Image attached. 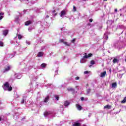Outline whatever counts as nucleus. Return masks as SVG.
Instances as JSON below:
<instances>
[{
	"label": "nucleus",
	"mask_w": 126,
	"mask_h": 126,
	"mask_svg": "<svg viewBox=\"0 0 126 126\" xmlns=\"http://www.w3.org/2000/svg\"><path fill=\"white\" fill-rule=\"evenodd\" d=\"M83 126H86V125H83Z\"/></svg>",
	"instance_id": "nucleus-40"
},
{
	"label": "nucleus",
	"mask_w": 126,
	"mask_h": 126,
	"mask_svg": "<svg viewBox=\"0 0 126 126\" xmlns=\"http://www.w3.org/2000/svg\"><path fill=\"white\" fill-rule=\"evenodd\" d=\"M51 113L50 111H45L44 113V117H47V116H49V115H51Z\"/></svg>",
	"instance_id": "nucleus-9"
},
{
	"label": "nucleus",
	"mask_w": 126,
	"mask_h": 126,
	"mask_svg": "<svg viewBox=\"0 0 126 126\" xmlns=\"http://www.w3.org/2000/svg\"><path fill=\"white\" fill-rule=\"evenodd\" d=\"M84 74H88V73H89V71H85V72H84Z\"/></svg>",
	"instance_id": "nucleus-28"
},
{
	"label": "nucleus",
	"mask_w": 126,
	"mask_h": 126,
	"mask_svg": "<svg viewBox=\"0 0 126 126\" xmlns=\"http://www.w3.org/2000/svg\"><path fill=\"white\" fill-rule=\"evenodd\" d=\"M115 12H118V9H115Z\"/></svg>",
	"instance_id": "nucleus-35"
},
{
	"label": "nucleus",
	"mask_w": 126,
	"mask_h": 126,
	"mask_svg": "<svg viewBox=\"0 0 126 126\" xmlns=\"http://www.w3.org/2000/svg\"><path fill=\"white\" fill-rule=\"evenodd\" d=\"M43 55H44V54H43V52H40L38 53V54L37 55V57H43Z\"/></svg>",
	"instance_id": "nucleus-14"
},
{
	"label": "nucleus",
	"mask_w": 126,
	"mask_h": 126,
	"mask_svg": "<svg viewBox=\"0 0 126 126\" xmlns=\"http://www.w3.org/2000/svg\"><path fill=\"white\" fill-rule=\"evenodd\" d=\"M111 105H106V106H105L104 107V109H111Z\"/></svg>",
	"instance_id": "nucleus-15"
},
{
	"label": "nucleus",
	"mask_w": 126,
	"mask_h": 126,
	"mask_svg": "<svg viewBox=\"0 0 126 126\" xmlns=\"http://www.w3.org/2000/svg\"><path fill=\"white\" fill-rule=\"evenodd\" d=\"M3 18V16H0V20H1Z\"/></svg>",
	"instance_id": "nucleus-33"
},
{
	"label": "nucleus",
	"mask_w": 126,
	"mask_h": 126,
	"mask_svg": "<svg viewBox=\"0 0 126 126\" xmlns=\"http://www.w3.org/2000/svg\"><path fill=\"white\" fill-rule=\"evenodd\" d=\"M88 25H90V24H89Z\"/></svg>",
	"instance_id": "nucleus-43"
},
{
	"label": "nucleus",
	"mask_w": 126,
	"mask_h": 126,
	"mask_svg": "<svg viewBox=\"0 0 126 126\" xmlns=\"http://www.w3.org/2000/svg\"><path fill=\"white\" fill-rule=\"evenodd\" d=\"M106 73H107L106 71H104L103 72H101L100 74V77H105V76H106Z\"/></svg>",
	"instance_id": "nucleus-10"
},
{
	"label": "nucleus",
	"mask_w": 126,
	"mask_h": 126,
	"mask_svg": "<svg viewBox=\"0 0 126 126\" xmlns=\"http://www.w3.org/2000/svg\"><path fill=\"white\" fill-rule=\"evenodd\" d=\"M84 100V97H81V101H83Z\"/></svg>",
	"instance_id": "nucleus-34"
},
{
	"label": "nucleus",
	"mask_w": 126,
	"mask_h": 126,
	"mask_svg": "<svg viewBox=\"0 0 126 126\" xmlns=\"http://www.w3.org/2000/svg\"><path fill=\"white\" fill-rule=\"evenodd\" d=\"M73 11H76V7H75L74 5L73 6Z\"/></svg>",
	"instance_id": "nucleus-26"
},
{
	"label": "nucleus",
	"mask_w": 126,
	"mask_h": 126,
	"mask_svg": "<svg viewBox=\"0 0 126 126\" xmlns=\"http://www.w3.org/2000/svg\"><path fill=\"white\" fill-rule=\"evenodd\" d=\"M1 121V118L0 117V121Z\"/></svg>",
	"instance_id": "nucleus-37"
},
{
	"label": "nucleus",
	"mask_w": 126,
	"mask_h": 126,
	"mask_svg": "<svg viewBox=\"0 0 126 126\" xmlns=\"http://www.w3.org/2000/svg\"><path fill=\"white\" fill-rule=\"evenodd\" d=\"M74 42H75V38H74L72 39V40H71L72 43H74Z\"/></svg>",
	"instance_id": "nucleus-30"
},
{
	"label": "nucleus",
	"mask_w": 126,
	"mask_h": 126,
	"mask_svg": "<svg viewBox=\"0 0 126 126\" xmlns=\"http://www.w3.org/2000/svg\"><path fill=\"white\" fill-rule=\"evenodd\" d=\"M9 70H10V66H7V67L5 68L3 71V73H5L6 71H9Z\"/></svg>",
	"instance_id": "nucleus-3"
},
{
	"label": "nucleus",
	"mask_w": 126,
	"mask_h": 126,
	"mask_svg": "<svg viewBox=\"0 0 126 126\" xmlns=\"http://www.w3.org/2000/svg\"><path fill=\"white\" fill-rule=\"evenodd\" d=\"M90 91V90H89V92H88V93H89Z\"/></svg>",
	"instance_id": "nucleus-38"
},
{
	"label": "nucleus",
	"mask_w": 126,
	"mask_h": 126,
	"mask_svg": "<svg viewBox=\"0 0 126 126\" xmlns=\"http://www.w3.org/2000/svg\"><path fill=\"white\" fill-rule=\"evenodd\" d=\"M89 22H93V19H89Z\"/></svg>",
	"instance_id": "nucleus-32"
},
{
	"label": "nucleus",
	"mask_w": 126,
	"mask_h": 126,
	"mask_svg": "<svg viewBox=\"0 0 126 126\" xmlns=\"http://www.w3.org/2000/svg\"><path fill=\"white\" fill-rule=\"evenodd\" d=\"M93 55L92 54V53H90L88 55H87V53H85L84 54V57L83 58L84 59H88V58H91V57H92Z\"/></svg>",
	"instance_id": "nucleus-2"
},
{
	"label": "nucleus",
	"mask_w": 126,
	"mask_h": 126,
	"mask_svg": "<svg viewBox=\"0 0 126 126\" xmlns=\"http://www.w3.org/2000/svg\"><path fill=\"white\" fill-rule=\"evenodd\" d=\"M54 97H55L56 100H57V101H59V95H54Z\"/></svg>",
	"instance_id": "nucleus-21"
},
{
	"label": "nucleus",
	"mask_w": 126,
	"mask_h": 126,
	"mask_svg": "<svg viewBox=\"0 0 126 126\" xmlns=\"http://www.w3.org/2000/svg\"><path fill=\"white\" fill-rule=\"evenodd\" d=\"M84 1H86V0H83Z\"/></svg>",
	"instance_id": "nucleus-42"
},
{
	"label": "nucleus",
	"mask_w": 126,
	"mask_h": 126,
	"mask_svg": "<svg viewBox=\"0 0 126 126\" xmlns=\"http://www.w3.org/2000/svg\"><path fill=\"white\" fill-rule=\"evenodd\" d=\"M112 87H114V88H116L117 87V83H113L112 84Z\"/></svg>",
	"instance_id": "nucleus-19"
},
{
	"label": "nucleus",
	"mask_w": 126,
	"mask_h": 126,
	"mask_svg": "<svg viewBox=\"0 0 126 126\" xmlns=\"http://www.w3.org/2000/svg\"><path fill=\"white\" fill-rule=\"evenodd\" d=\"M24 102H26V100L24 99V98H23V99H22V100H21V104H24Z\"/></svg>",
	"instance_id": "nucleus-22"
},
{
	"label": "nucleus",
	"mask_w": 126,
	"mask_h": 126,
	"mask_svg": "<svg viewBox=\"0 0 126 126\" xmlns=\"http://www.w3.org/2000/svg\"><path fill=\"white\" fill-rule=\"evenodd\" d=\"M63 44H64V45H65V46H70V44H67V42H64Z\"/></svg>",
	"instance_id": "nucleus-24"
},
{
	"label": "nucleus",
	"mask_w": 126,
	"mask_h": 126,
	"mask_svg": "<svg viewBox=\"0 0 126 126\" xmlns=\"http://www.w3.org/2000/svg\"><path fill=\"white\" fill-rule=\"evenodd\" d=\"M4 87H3V89H4V90H6L7 88V90L8 91H11V90H12V87H11V86L9 87V83L7 82H6L4 84Z\"/></svg>",
	"instance_id": "nucleus-1"
},
{
	"label": "nucleus",
	"mask_w": 126,
	"mask_h": 126,
	"mask_svg": "<svg viewBox=\"0 0 126 126\" xmlns=\"http://www.w3.org/2000/svg\"><path fill=\"white\" fill-rule=\"evenodd\" d=\"M18 39H19V40H21V39H22V35L20 34H18Z\"/></svg>",
	"instance_id": "nucleus-18"
},
{
	"label": "nucleus",
	"mask_w": 126,
	"mask_h": 126,
	"mask_svg": "<svg viewBox=\"0 0 126 126\" xmlns=\"http://www.w3.org/2000/svg\"><path fill=\"white\" fill-rule=\"evenodd\" d=\"M70 102H69L68 101H67V100H66V101H65L64 102V104H63V105H64V106H65V107H67L69 105H70Z\"/></svg>",
	"instance_id": "nucleus-5"
},
{
	"label": "nucleus",
	"mask_w": 126,
	"mask_h": 126,
	"mask_svg": "<svg viewBox=\"0 0 126 126\" xmlns=\"http://www.w3.org/2000/svg\"><path fill=\"white\" fill-rule=\"evenodd\" d=\"M1 104V102L0 101V105Z\"/></svg>",
	"instance_id": "nucleus-41"
},
{
	"label": "nucleus",
	"mask_w": 126,
	"mask_h": 126,
	"mask_svg": "<svg viewBox=\"0 0 126 126\" xmlns=\"http://www.w3.org/2000/svg\"><path fill=\"white\" fill-rule=\"evenodd\" d=\"M76 107L79 111H81V110H82V107L79 104H76Z\"/></svg>",
	"instance_id": "nucleus-7"
},
{
	"label": "nucleus",
	"mask_w": 126,
	"mask_h": 126,
	"mask_svg": "<svg viewBox=\"0 0 126 126\" xmlns=\"http://www.w3.org/2000/svg\"><path fill=\"white\" fill-rule=\"evenodd\" d=\"M104 0L105 1H107V0Z\"/></svg>",
	"instance_id": "nucleus-39"
},
{
	"label": "nucleus",
	"mask_w": 126,
	"mask_h": 126,
	"mask_svg": "<svg viewBox=\"0 0 126 126\" xmlns=\"http://www.w3.org/2000/svg\"><path fill=\"white\" fill-rule=\"evenodd\" d=\"M67 91L68 92H74V89H73V88L71 87H68L67 89Z\"/></svg>",
	"instance_id": "nucleus-11"
},
{
	"label": "nucleus",
	"mask_w": 126,
	"mask_h": 126,
	"mask_svg": "<svg viewBox=\"0 0 126 126\" xmlns=\"http://www.w3.org/2000/svg\"><path fill=\"white\" fill-rule=\"evenodd\" d=\"M3 32V35H4V36H6V35H7V34H8V30H5L2 31Z\"/></svg>",
	"instance_id": "nucleus-6"
},
{
	"label": "nucleus",
	"mask_w": 126,
	"mask_h": 126,
	"mask_svg": "<svg viewBox=\"0 0 126 126\" xmlns=\"http://www.w3.org/2000/svg\"><path fill=\"white\" fill-rule=\"evenodd\" d=\"M118 62H119V60H118L117 59H116V58H114L113 60V63H118Z\"/></svg>",
	"instance_id": "nucleus-16"
},
{
	"label": "nucleus",
	"mask_w": 126,
	"mask_h": 126,
	"mask_svg": "<svg viewBox=\"0 0 126 126\" xmlns=\"http://www.w3.org/2000/svg\"><path fill=\"white\" fill-rule=\"evenodd\" d=\"M46 17L48 18L49 17V15H47Z\"/></svg>",
	"instance_id": "nucleus-36"
},
{
	"label": "nucleus",
	"mask_w": 126,
	"mask_h": 126,
	"mask_svg": "<svg viewBox=\"0 0 126 126\" xmlns=\"http://www.w3.org/2000/svg\"><path fill=\"white\" fill-rule=\"evenodd\" d=\"M3 43L1 41H0V47H3Z\"/></svg>",
	"instance_id": "nucleus-25"
},
{
	"label": "nucleus",
	"mask_w": 126,
	"mask_h": 126,
	"mask_svg": "<svg viewBox=\"0 0 126 126\" xmlns=\"http://www.w3.org/2000/svg\"><path fill=\"white\" fill-rule=\"evenodd\" d=\"M91 64H95V61L94 60L91 61Z\"/></svg>",
	"instance_id": "nucleus-23"
},
{
	"label": "nucleus",
	"mask_w": 126,
	"mask_h": 126,
	"mask_svg": "<svg viewBox=\"0 0 126 126\" xmlns=\"http://www.w3.org/2000/svg\"><path fill=\"white\" fill-rule=\"evenodd\" d=\"M3 14H4V13L1 12L0 13V16H2V15H3Z\"/></svg>",
	"instance_id": "nucleus-31"
},
{
	"label": "nucleus",
	"mask_w": 126,
	"mask_h": 126,
	"mask_svg": "<svg viewBox=\"0 0 126 126\" xmlns=\"http://www.w3.org/2000/svg\"><path fill=\"white\" fill-rule=\"evenodd\" d=\"M32 23V22H31V21H27L25 23V25H26V26H28V25H30V24H31Z\"/></svg>",
	"instance_id": "nucleus-8"
},
{
	"label": "nucleus",
	"mask_w": 126,
	"mask_h": 126,
	"mask_svg": "<svg viewBox=\"0 0 126 126\" xmlns=\"http://www.w3.org/2000/svg\"><path fill=\"white\" fill-rule=\"evenodd\" d=\"M126 102V97H125L124 99L121 101L122 104H125Z\"/></svg>",
	"instance_id": "nucleus-20"
},
{
	"label": "nucleus",
	"mask_w": 126,
	"mask_h": 126,
	"mask_svg": "<svg viewBox=\"0 0 126 126\" xmlns=\"http://www.w3.org/2000/svg\"><path fill=\"white\" fill-rule=\"evenodd\" d=\"M41 67L45 68V67H46V66H47V64L43 63L41 64Z\"/></svg>",
	"instance_id": "nucleus-17"
},
{
	"label": "nucleus",
	"mask_w": 126,
	"mask_h": 126,
	"mask_svg": "<svg viewBox=\"0 0 126 126\" xmlns=\"http://www.w3.org/2000/svg\"><path fill=\"white\" fill-rule=\"evenodd\" d=\"M65 14H66V11L64 10H62L61 12L60 16L63 17V15H65Z\"/></svg>",
	"instance_id": "nucleus-4"
},
{
	"label": "nucleus",
	"mask_w": 126,
	"mask_h": 126,
	"mask_svg": "<svg viewBox=\"0 0 126 126\" xmlns=\"http://www.w3.org/2000/svg\"><path fill=\"white\" fill-rule=\"evenodd\" d=\"M75 80H79V77H76L75 78Z\"/></svg>",
	"instance_id": "nucleus-29"
},
{
	"label": "nucleus",
	"mask_w": 126,
	"mask_h": 126,
	"mask_svg": "<svg viewBox=\"0 0 126 126\" xmlns=\"http://www.w3.org/2000/svg\"><path fill=\"white\" fill-rule=\"evenodd\" d=\"M81 126V124L80 123L75 122L72 125V126Z\"/></svg>",
	"instance_id": "nucleus-12"
},
{
	"label": "nucleus",
	"mask_w": 126,
	"mask_h": 126,
	"mask_svg": "<svg viewBox=\"0 0 126 126\" xmlns=\"http://www.w3.org/2000/svg\"><path fill=\"white\" fill-rule=\"evenodd\" d=\"M49 99H50V96L48 95L44 99V102L45 103H48V101H49Z\"/></svg>",
	"instance_id": "nucleus-13"
},
{
	"label": "nucleus",
	"mask_w": 126,
	"mask_h": 126,
	"mask_svg": "<svg viewBox=\"0 0 126 126\" xmlns=\"http://www.w3.org/2000/svg\"><path fill=\"white\" fill-rule=\"evenodd\" d=\"M59 42L60 43H64V42L63 41V39H60Z\"/></svg>",
	"instance_id": "nucleus-27"
}]
</instances>
